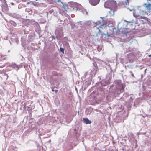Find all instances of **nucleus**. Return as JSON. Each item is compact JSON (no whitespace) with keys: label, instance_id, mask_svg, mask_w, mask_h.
<instances>
[{"label":"nucleus","instance_id":"a878e982","mask_svg":"<svg viewBox=\"0 0 151 151\" xmlns=\"http://www.w3.org/2000/svg\"><path fill=\"white\" fill-rule=\"evenodd\" d=\"M123 121H124V119H120V120H119V122H123Z\"/></svg>","mask_w":151,"mask_h":151},{"label":"nucleus","instance_id":"6ab92c4d","mask_svg":"<svg viewBox=\"0 0 151 151\" xmlns=\"http://www.w3.org/2000/svg\"><path fill=\"white\" fill-rule=\"evenodd\" d=\"M56 0V3H56V2H57L58 3H59V4L60 6H61V5H62L63 4V2L61 1V0Z\"/></svg>","mask_w":151,"mask_h":151},{"label":"nucleus","instance_id":"72a5a7b5","mask_svg":"<svg viewBox=\"0 0 151 151\" xmlns=\"http://www.w3.org/2000/svg\"><path fill=\"white\" fill-rule=\"evenodd\" d=\"M149 56L151 57V54L149 55Z\"/></svg>","mask_w":151,"mask_h":151},{"label":"nucleus","instance_id":"20e7f679","mask_svg":"<svg viewBox=\"0 0 151 151\" xmlns=\"http://www.w3.org/2000/svg\"><path fill=\"white\" fill-rule=\"evenodd\" d=\"M106 77L107 80V81H101V83L102 86H104L106 85H108L109 84L110 82V80L111 77V76L109 74L107 75Z\"/></svg>","mask_w":151,"mask_h":151},{"label":"nucleus","instance_id":"dca6fc26","mask_svg":"<svg viewBox=\"0 0 151 151\" xmlns=\"http://www.w3.org/2000/svg\"><path fill=\"white\" fill-rule=\"evenodd\" d=\"M49 4H54L56 3V0H45Z\"/></svg>","mask_w":151,"mask_h":151},{"label":"nucleus","instance_id":"f3484780","mask_svg":"<svg viewBox=\"0 0 151 151\" xmlns=\"http://www.w3.org/2000/svg\"><path fill=\"white\" fill-rule=\"evenodd\" d=\"M34 22H36L35 21H34L33 20H30L29 21V24L34 25V24H35Z\"/></svg>","mask_w":151,"mask_h":151},{"label":"nucleus","instance_id":"4468645a","mask_svg":"<svg viewBox=\"0 0 151 151\" xmlns=\"http://www.w3.org/2000/svg\"><path fill=\"white\" fill-rule=\"evenodd\" d=\"M97 25L98 24L100 25L98 27H100V28H101V26H102V25L104 24V23H103V21H98L97 22Z\"/></svg>","mask_w":151,"mask_h":151},{"label":"nucleus","instance_id":"7c9ffc66","mask_svg":"<svg viewBox=\"0 0 151 151\" xmlns=\"http://www.w3.org/2000/svg\"><path fill=\"white\" fill-rule=\"evenodd\" d=\"M11 4L12 5H14V3H12V2L11 3Z\"/></svg>","mask_w":151,"mask_h":151},{"label":"nucleus","instance_id":"9b49d317","mask_svg":"<svg viewBox=\"0 0 151 151\" xmlns=\"http://www.w3.org/2000/svg\"><path fill=\"white\" fill-rule=\"evenodd\" d=\"M130 30L129 29L125 28L122 29V32L123 34L127 35L130 32Z\"/></svg>","mask_w":151,"mask_h":151},{"label":"nucleus","instance_id":"f03ea898","mask_svg":"<svg viewBox=\"0 0 151 151\" xmlns=\"http://www.w3.org/2000/svg\"><path fill=\"white\" fill-rule=\"evenodd\" d=\"M146 6H139L138 8L135 9L134 12H133V15L135 17L139 16L146 13V9L147 8L146 7Z\"/></svg>","mask_w":151,"mask_h":151},{"label":"nucleus","instance_id":"c756f323","mask_svg":"<svg viewBox=\"0 0 151 151\" xmlns=\"http://www.w3.org/2000/svg\"><path fill=\"white\" fill-rule=\"evenodd\" d=\"M4 75H5L7 76V78H8V75L7 74H5Z\"/></svg>","mask_w":151,"mask_h":151},{"label":"nucleus","instance_id":"f257e3e1","mask_svg":"<svg viewBox=\"0 0 151 151\" xmlns=\"http://www.w3.org/2000/svg\"><path fill=\"white\" fill-rule=\"evenodd\" d=\"M115 83L116 88L113 90L112 92L113 94V96H116L123 92L125 86L120 81H116Z\"/></svg>","mask_w":151,"mask_h":151},{"label":"nucleus","instance_id":"412c9836","mask_svg":"<svg viewBox=\"0 0 151 151\" xmlns=\"http://www.w3.org/2000/svg\"><path fill=\"white\" fill-rule=\"evenodd\" d=\"M139 104V102L137 101H136L134 103V106L137 107V105Z\"/></svg>","mask_w":151,"mask_h":151},{"label":"nucleus","instance_id":"9d476101","mask_svg":"<svg viewBox=\"0 0 151 151\" xmlns=\"http://www.w3.org/2000/svg\"><path fill=\"white\" fill-rule=\"evenodd\" d=\"M2 10L4 11H7L9 10V8L7 4L6 3V1L2 5Z\"/></svg>","mask_w":151,"mask_h":151},{"label":"nucleus","instance_id":"aec40b11","mask_svg":"<svg viewBox=\"0 0 151 151\" xmlns=\"http://www.w3.org/2000/svg\"><path fill=\"white\" fill-rule=\"evenodd\" d=\"M146 7L151 11V4H149L147 5H146Z\"/></svg>","mask_w":151,"mask_h":151},{"label":"nucleus","instance_id":"ddd939ff","mask_svg":"<svg viewBox=\"0 0 151 151\" xmlns=\"http://www.w3.org/2000/svg\"><path fill=\"white\" fill-rule=\"evenodd\" d=\"M83 122L86 124H90L91 123V121H89L87 118H83Z\"/></svg>","mask_w":151,"mask_h":151},{"label":"nucleus","instance_id":"4be33fe9","mask_svg":"<svg viewBox=\"0 0 151 151\" xmlns=\"http://www.w3.org/2000/svg\"><path fill=\"white\" fill-rule=\"evenodd\" d=\"M34 23H35V24L33 25L34 26H35V27H38L39 26V24L37 22H34Z\"/></svg>","mask_w":151,"mask_h":151},{"label":"nucleus","instance_id":"2eb2a0df","mask_svg":"<svg viewBox=\"0 0 151 151\" xmlns=\"http://www.w3.org/2000/svg\"><path fill=\"white\" fill-rule=\"evenodd\" d=\"M112 8L110 9V10L109 11V14L111 16H113L114 15V10L112 9Z\"/></svg>","mask_w":151,"mask_h":151},{"label":"nucleus","instance_id":"423d86ee","mask_svg":"<svg viewBox=\"0 0 151 151\" xmlns=\"http://www.w3.org/2000/svg\"><path fill=\"white\" fill-rule=\"evenodd\" d=\"M58 10V8L57 7H54L50 8L49 9V12L50 14L56 16Z\"/></svg>","mask_w":151,"mask_h":151},{"label":"nucleus","instance_id":"393cba45","mask_svg":"<svg viewBox=\"0 0 151 151\" xmlns=\"http://www.w3.org/2000/svg\"><path fill=\"white\" fill-rule=\"evenodd\" d=\"M128 9H129L130 10V11H133V12H134V10H135V9H134L133 8H132L131 9L128 8Z\"/></svg>","mask_w":151,"mask_h":151},{"label":"nucleus","instance_id":"f8f14e48","mask_svg":"<svg viewBox=\"0 0 151 151\" xmlns=\"http://www.w3.org/2000/svg\"><path fill=\"white\" fill-rule=\"evenodd\" d=\"M11 67L13 68L14 69L17 70L19 68V66L17 65L15 63L12 64L11 65Z\"/></svg>","mask_w":151,"mask_h":151},{"label":"nucleus","instance_id":"2f4dec72","mask_svg":"<svg viewBox=\"0 0 151 151\" xmlns=\"http://www.w3.org/2000/svg\"><path fill=\"white\" fill-rule=\"evenodd\" d=\"M52 91H55V90L52 88Z\"/></svg>","mask_w":151,"mask_h":151},{"label":"nucleus","instance_id":"cd10ccee","mask_svg":"<svg viewBox=\"0 0 151 151\" xmlns=\"http://www.w3.org/2000/svg\"><path fill=\"white\" fill-rule=\"evenodd\" d=\"M58 91L57 90H55V93L56 94H57V93Z\"/></svg>","mask_w":151,"mask_h":151},{"label":"nucleus","instance_id":"1a4fd4ad","mask_svg":"<svg viewBox=\"0 0 151 151\" xmlns=\"http://www.w3.org/2000/svg\"><path fill=\"white\" fill-rule=\"evenodd\" d=\"M100 0H89V3L92 5L95 6L98 4Z\"/></svg>","mask_w":151,"mask_h":151},{"label":"nucleus","instance_id":"7ed1b4c3","mask_svg":"<svg viewBox=\"0 0 151 151\" xmlns=\"http://www.w3.org/2000/svg\"><path fill=\"white\" fill-rule=\"evenodd\" d=\"M116 2L114 0L107 1L104 4L105 8H113L116 6Z\"/></svg>","mask_w":151,"mask_h":151},{"label":"nucleus","instance_id":"a211bd4d","mask_svg":"<svg viewBox=\"0 0 151 151\" xmlns=\"http://www.w3.org/2000/svg\"><path fill=\"white\" fill-rule=\"evenodd\" d=\"M10 23L13 26L15 27L16 26V24L15 22L13 21H10Z\"/></svg>","mask_w":151,"mask_h":151},{"label":"nucleus","instance_id":"c85d7f7f","mask_svg":"<svg viewBox=\"0 0 151 151\" xmlns=\"http://www.w3.org/2000/svg\"><path fill=\"white\" fill-rule=\"evenodd\" d=\"M52 37L53 38V39H55V37L54 36H52Z\"/></svg>","mask_w":151,"mask_h":151},{"label":"nucleus","instance_id":"473e14b6","mask_svg":"<svg viewBox=\"0 0 151 151\" xmlns=\"http://www.w3.org/2000/svg\"><path fill=\"white\" fill-rule=\"evenodd\" d=\"M85 12H86V14H88V13L86 11H85Z\"/></svg>","mask_w":151,"mask_h":151},{"label":"nucleus","instance_id":"5701e85b","mask_svg":"<svg viewBox=\"0 0 151 151\" xmlns=\"http://www.w3.org/2000/svg\"><path fill=\"white\" fill-rule=\"evenodd\" d=\"M60 51L63 53L64 52V49L63 48L60 47Z\"/></svg>","mask_w":151,"mask_h":151},{"label":"nucleus","instance_id":"bb28decb","mask_svg":"<svg viewBox=\"0 0 151 151\" xmlns=\"http://www.w3.org/2000/svg\"><path fill=\"white\" fill-rule=\"evenodd\" d=\"M104 35L106 36L107 35V36H109L110 35L108 33H107V34H104Z\"/></svg>","mask_w":151,"mask_h":151},{"label":"nucleus","instance_id":"c9c22d12","mask_svg":"<svg viewBox=\"0 0 151 151\" xmlns=\"http://www.w3.org/2000/svg\"><path fill=\"white\" fill-rule=\"evenodd\" d=\"M10 44H11V42H10Z\"/></svg>","mask_w":151,"mask_h":151},{"label":"nucleus","instance_id":"0eeeda50","mask_svg":"<svg viewBox=\"0 0 151 151\" xmlns=\"http://www.w3.org/2000/svg\"><path fill=\"white\" fill-rule=\"evenodd\" d=\"M93 65L94 68L91 70V73L92 74L95 75L96 73L98 68L96 63L95 62H93Z\"/></svg>","mask_w":151,"mask_h":151},{"label":"nucleus","instance_id":"f704fd0d","mask_svg":"<svg viewBox=\"0 0 151 151\" xmlns=\"http://www.w3.org/2000/svg\"><path fill=\"white\" fill-rule=\"evenodd\" d=\"M141 77H142V75H141Z\"/></svg>","mask_w":151,"mask_h":151},{"label":"nucleus","instance_id":"39448f33","mask_svg":"<svg viewBox=\"0 0 151 151\" xmlns=\"http://www.w3.org/2000/svg\"><path fill=\"white\" fill-rule=\"evenodd\" d=\"M105 65L108 66V67L107 68H109L110 69L112 70V69L114 68V67L115 66V63H112L111 62H109L108 61H107L106 62H103Z\"/></svg>","mask_w":151,"mask_h":151},{"label":"nucleus","instance_id":"b1692460","mask_svg":"<svg viewBox=\"0 0 151 151\" xmlns=\"http://www.w3.org/2000/svg\"><path fill=\"white\" fill-rule=\"evenodd\" d=\"M129 72L130 73L131 75L134 78V74L132 73V72L131 71H130Z\"/></svg>","mask_w":151,"mask_h":151},{"label":"nucleus","instance_id":"6e6552de","mask_svg":"<svg viewBox=\"0 0 151 151\" xmlns=\"http://www.w3.org/2000/svg\"><path fill=\"white\" fill-rule=\"evenodd\" d=\"M114 21L112 19L109 20H107L106 23V24L109 27H114Z\"/></svg>","mask_w":151,"mask_h":151}]
</instances>
